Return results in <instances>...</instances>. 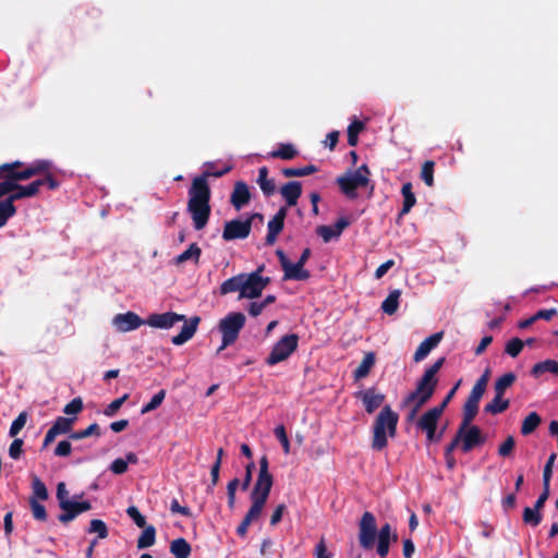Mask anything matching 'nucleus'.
Segmentation results:
<instances>
[{
    "instance_id": "1",
    "label": "nucleus",
    "mask_w": 558,
    "mask_h": 558,
    "mask_svg": "<svg viewBox=\"0 0 558 558\" xmlns=\"http://www.w3.org/2000/svg\"><path fill=\"white\" fill-rule=\"evenodd\" d=\"M232 170L231 165L225 166L222 169L215 168L214 162H207L204 172L194 178L189 189L187 213L191 215L194 229L203 230L210 217V197L211 192L208 184V178H220Z\"/></svg>"
},
{
    "instance_id": "2",
    "label": "nucleus",
    "mask_w": 558,
    "mask_h": 558,
    "mask_svg": "<svg viewBox=\"0 0 558 558\" xmlns=\"http://www.w3.org/2000/svg\"><path fill=\"white\" fill-rule=\"evenodd\" d=\"M180 322H184V325L181 331L172 337L171 341L174 345H182L195 335L201 322L198 316H193L190 320H186L185 316L182 314L166 312L161 314H150L145 320V324L154 328L169 329Z\"/></svg>"
},
{
    "instance_id": "3",
    "label": "nucleus",
    "mask_w": 558,
    "mask_h": 558,
    "mask_svg": "<svg viewBox=\"0 0 558 558\" xmlns=\"http://www.w3.org/2000/svg\"><path fill=\"white\" fill-rule=\"evenodd\" d=\"M399 415L386 405L375 418L373 425L372 448L374 450H383L388 442L387 436L393 437L397 432Z\"/></svg>"
},
{
    "instance_id": "4",
    "label": "nucleus",
    "mask_w": 558,
    "mask_h": 558,
    "mask_svg": "<svg viewBox=\"0 0 558 558\" xmlns=\"http://www.w3.org/2000/svg\"><path fill=\"white\" fill-rule=\"evenodd\" d=\"M245 322L246 317L241 312H230L219 320L218 329L221 333V345L218 348L217 354L238 340Z\"/></svg>"
},
{
    "instance_id": "5",
    "label": "nucleus",
    "mask_w": 558,
    "mask_h": 558,
    "mask_svg": "<svg viewBox=\"0 0 558 558\" xmlns=\"http://www.w3.org/2000/svg\"><path fill=\"white\" fill-rule=\"evenodd\" d=\"M459 385L460 381L457 383L456 386L448 392L447 397L439 405L428 410L423 415H421V430L426 432L427 440L429 442L438 441L441 438L442 429L439 432L436 430L437 422L445 408L454 396Z\"/></svg>"
},
{
    "instance_id": "6",
    "label": "nucleus",
    "mask_w": 558,
    "mask_h": 558,
    "mask_svg": "<svg viewBox=\"0 0 558 558\" xmlns=\"http://www.w3.org/2000/svg\"><path fill=\"white\" fill-rule=\"evenodd\" d=\"M371 171L367 165L360 166L354 171H348L345 174L338 177L336 182L341 192L349 198L357 196L356 190L365 187L369 183Z\"/></svg>"
},
{
    "instance_id": "7",
    "label": "nucleus",
    "mask_w": 558,
    "mask_h": 558,
    "mask_svg": "<svg viewBox=\"0 0 558 558\" xmlns=\"http://www.w3.org/2000/svg\"><path fill=\"white\" fill-rule=\"evenodd\" d=\"M274 485V476L269 472V461L267 456H263L259 459V471L253 489L250 494V498H258L267 501L271 487Z\"/></svg>"
},
{
    "instance_id": "8",
    "label": "nucleus",
    "mask_w": 558,
    "mask_h": 558,
    "mask_svg": "<svg viewBox=\"0 0 558 558\" xmlns=\"http://www.w3.org/2000/svg\"><path fill=\"white\" fill-rule=\"evenodd\" d=\"M299 344V336L296 333H289L283 336L272 347L269 355L266 359V364L274 366L280 362L286 361L296 349Z\"/></svg>"
},
{
    "instance_id": "9",
    "label": "nucleus",
    "mask_w": 558,
    "mask_h": 558,
    "mask_svg": "<svg viewBox=\"0 0 558 558\" xmlns=\"http://www.w3.org/2000/svg\"><path fill=\"white\" fill-rule=\"evenodd\" d=\"M377 537L376 519L372 512L365 511L359 522V543L362 548L373 549Z\"/></svg>"
},
{
    "instance_id": "10",
    "label": "nucleus",
    "mask_w": 558,
    "mask_h": 558,
    "mask_svg": "<svg viewBox=\"0 0 558 558\" xmlns=\"http://www.w3.org/2000/svg\"><path fill=\"white\" fill-rule=\"evenodd\" d=\"M242 299L259 298L270 283L269 277L258 276L257 272L242 274Z\"/></svg>"
},
{
    "instance_id": "11",
    "label": "nucleus",
    "mask_w": 558,
    "mask_h": 558,
    "mask_svg": "<svg viewBox=\"0 0 558 558\" xmlns=\"http://www.w3.org/2000/svg\"><path fill=\"white\" fill-rule=\"evenodd\" d=\"M445 363V357H439L430 366L426 367L421 377V405L425 403L434 393L437 385V373Z\"/></svg>"
},
{
    "instance_id": "12",
    "label": "nucleus",
    "mask_w": 558,
    "mask_h": 558,
    "mask_svg": "<svg viewBox=\"0 0 558 558\" xmlns=\"http://www.w3.org/2000/svg\"><path fill=\"white\" fill-rule=\"evenodd\" d=\"M276 255L278 256V259L280 262V266L283 270V279L284 280H307L311 277V274L308 270L304 269V265L296 262L295 264H292L284 252L282 250H277Z\"/></svg>"
},
{
    "instance_id": "13",
    "label": "nucleus",
    "mask_w": 558,
    "mask_h": 558,
    "mask_svg": "<svg viewBox=\"0 0 558 558\" xmlns=\"http://www.w3.org/2000/svg\"><path fill=\"white\" fill-rule=\"evenodd\" d=\"M457 440H460L462 451L469 452L474 447L481 445L484 438L477 426L461 424L457 434Z\"/></svg>"
},
{
    "instance_id": "14",
    "label": "nucleus",
    "mask_w": 558,
    "mask_h": 558,
    "mask_svg": "<svg viewBox=\"0 0 558 558\" xmlns=\"http://www.w3.org/2000/svg\"><path fill=\"white\" fill-rule=\"evenodd\" d=\"M400 410L404 413L405 422L418 432V384L401 402Z\"/></svg>"
},
{
    "instance_id": "15",
    "label": "nucleus",
    "mask_w": 558,
    "mask_h": 558,
    "mask_svg": "<svg viewBox=\"0 0 558 558\" xmlns=\"http://www.w3.org/2000/svg\"><path fill=\"white\" fill-rule=\"evenodd\" d=\"M251 231V220L233 219L225 223L222 239L225 241L243 240L250 235Z\"/></svg>"
},
{
    "instance_id": "16",
    "label": "nucleus",
    "mask_w": 558,
    "mask_h": 558,
    "mask_svg": "<svg viewBox=\"0 0 558 558\" xmlns=\"http://www.w3.org/2000/svg\"><path fill=\"white\" fill-rule=\"evenodd\" d=\"M288 209L287 207H281L276 215L268 221L267 228L268 232L265 238V244L266 245H274L277 241L278 235L283 230L284 227V219L287 217Z\"/></svg>"
},
{
    "instance_id": "17",
    "label": "nucleus",
    "mask_w": 558,
    "mask_h": 558,
    "mask_svg": "<svg viewBox=\"0 0 558 558\" xmlns=\"http://www.w3.org/2000/svg\"><path fill=\"white\" fill-rule=\"evenodd\" d=\"M112 324L114 325L117 330L121 332H128L135 330L142 325H144L145 320H143L134 312H126L124 314H117L112 319Z\"/></svg>"
},
{
    "instance_id": "18",
    "label": "nucleus",
    "mask_w": 558,
    "mask_h": 558,
    "mask_svg": "<svg viewBox=\"0 0 558 558\" xmlns=\"http://www.w3.org/2000/svg\"><path fill=\"white\" fill-rule=\"evenodd\" d=\"M351 225L347 217H340L333 226H319L316 233L323 239L325 243L330 242L332 239H338L341 233Z\"/></svg>"
},
{
    "instance_id": "19",
    "label": "nucleus",
    "mask_w": 558,
    "mask_h": 558,
    "mask_svg": "<svg viewBox=\"0 0 558 558\" xmlns=\"http://www.w3.org/2000/svg\"><path fill=\"white\" fill-rule=\"evenodd\" d=\"M356 398L363 402L365 411L369 414L377 410L385 401V395L377 392L374 387L359 391Z\"/></svg>"
},
{
    "instance_id": "20",
    "label": "nucleus",
    "mask_w": 558,
    "mask_h": 558,
    "mask_svg": "<svg viewBox=\"0 0 558 558\" xmlns=\"http://www.w3.org/2000/svg\"><path fill=\"white\" fill-rule=\"evenodd\" d=\"M251 192L248 185L243 181H236L230 195V203L236 209L241 210L251 201Z\"/></svg>"
},
{
    "instance_id": "21",
    "label": "nucleus",
    "mask_w": 558,
    "mask_h": 558,
    "mask_svg": "<svg viewBox=\"0 0 558 558\" xmlns=\"http://www.w3.org/2000/svg\"><path fill=\"white\" fill-rule=\"evenodd\" d=\"M41 186L43 182L40 181H33L28 185H20L19 182H16L14 193L10 194L5 201L9 202L10 205H14L15 201L37 195Z\"/></svg>"
},
{
    "instance_id": "22",
    "label": "nucleus",
    "mask_w": 558,
    "mask_h": 558,
    "mask_svg": "<svg viewBox=\"0 0 558 558\" xmlns=\"http://www.w3.org/2000/svg\"><path fill=\"white\" fill-rule=\"evenodd\" d=\"M280 194L287 203L288 207H293L298 204L302 195V184L299 181H289L280 189Z\"/></svg>"
},
{
    "instance_id": "23",
    "label": "nucleus",
    "mask_w": 558,
    "mask_h": 558,
    "mask_svg": "<svg viewBox=\"0 0 558 558\" xmlns=\"http://www.w3.org/2000/svg\"><path fill=\"white\" fill-rule=\"evenodd\" d=\"M376 354L375 352H366L363 356L362 362L353 373L354 379L360 380L368 376L371 369L375 365Z\"/></svg>"
},
{
    "instance_id": "24",
    "label": "nucleus",
    "mask_w": 558,
    "mask_h": 558,
    "mask_svg": "<svg viewBox=\"0 0 558 558\" xmlns=\"http://www.w3.org/2000/svg\"><path fill=\"white\" fill-rule=\"evenodd\" d=\"M257 184L259 185L263 194L267 197L274 195L276 192L275 180L268 178V169L265 166L258 169Z\"/></svg>"
},
{
    "instance_id": "25",
    "label": "nucleus",
    "mask_w": 558,
    "mask_h": 558,
    "mask_svg": "<svg viewBox=\"0 0 558 558\" xmlns=\"http://www.w3.org/2000/svg\"><path fill=\"white\" fill-rule=\"evenodd\" d=\"M299 155L298 149L291 143H280L278 148L270 151L268 157L282 160H292Z\"/></svg>"
},
{
    "instance_id": "26",
    "label": "nucleus",
    "mask_w": 558,
    "mask_h": 558,
    "mask_svg": "<svg viewBox=\"0 0 558 558\" xmlns=\"http://www.w3.org/2000/svg\"><path fill=\"white\" fill-rule=\"evenodd\" d=\"M191 551H192L191 545L183 537L175 538L170 543V553L175 558H189L191 555Z\"/></svg>"
},
{
    "instance_id": "27",
    "label": "nucleus",
    "mask_w": 558,
    "mask_h": 558,
    "mask_svg": "<svg viewBox=\"0 0 558 558\" xmlns=\"http://www.w3.org/2000/svg\"><path fill=\"white\" fill-rule=\"evenodd\" d=\"M413 185L411 182L404 183L401 189L403 196V206L399 213V217L408 214L416 203L415 194L412 192Z\"/></svg>"
},
{
    "instance_id": "28",
    "label": "nucleus",
    "mask_w": 558,
    "mask_h": 558,
    "mask_svg": "<svg viewBox=\"0 0 558 558\" xmlns=\"http://www.w3.org/2000/svg\"><path fill=\"white\" fill-rule=\"evenodd\" d=\"M242 274H239L225 280L220 284V294L226 295L232 292H240L239 298L242 299Z\"/></svg>"
},
{
    "instance_id": "29",
    "label": "nucleus",
    "mask_w": 558,
    "mask_h": 558,
    "mask_svg": "<svg viewBox=\"0 0 558 558\" xmlns=\"http://www.w3.org/2000/svg\"><path fill=\"white\" fill-rule=\"evenodd\" d=\"M137 538V548L144 549L153 546L156 542V529L154 525H146Z\"/></svg>"
},
{
    "instance_id": "30",
    "label": "nucleus",
    "mask_w": 558,
    "mask_h": 558,
    "mask_svg": "<svg viewBox=\"0 0 558 558\" xmlns=\"http://www.w3.org/2000/svg\"><path fill=\"white\" fill-rule=\"evenodd\" d=\"M400 290L391 291L381 303V310L387 315H393L399 307Z\"/></svg>"
},
{
    "instance_id": "31",
    "label": "nucleus",
    "mask_w": 558,
    "mask_h": 558,
    "mask_svg": "<svg viewBox=\"0 0 558 558\" xmlns=\"http://www.w3.org/2000/svg\"><path fill=\"white\" fill-rule=\"evenodd\" d=\"M442 337L444 332L438 331L421 342V360L426 357L429 354V352L440 343Z\"/></svg>"
},
{
    "instance_id": "32",
    "label": "nucleus",
    "mask_w": 558,
    "mask_h": 558,
    "mask_svg": "<svg viewBox=\"0 0 558 558\" xmlns=\"http://www.w3.org/2000/svg\"><path fill=\"white\" fill-rule=\"evenodd\" d=\"M545 373L558 374V362L555 360H546L536 363L532 368V375L538 377Z\"/></svg>"
},
{
    "instance_id": "33",
    "label": "nucleus",
    "mask_w": 558,
    "mask_h": 558,
    "mask_svg": "<svg viewBox=\"0 0 558 558\" xmlns=\"http://www.w3.org/2000/svg\"><path fill=\"white\" fill-rule=\"evenodd\" d=\"M90 436H96V437L101 436V429L97 423H92L85 429L72 432L69 435V438L72 440H80V439H84V438H87Z\"/></svg>"
},
{
    "instance_id": "34",
    "label": "nucleus",
    "mask_w": 558,
    "mask_h": 558,
    "mask_svg": "<svg viewBox=\"0 0 558 558\" xmlns=\"http://www.w3.org/2000/svg\"><path fill=\"white\" fill-rule=\"evenodd\" d=\"M317 171H318V168L315 165H307L305 167H300V168H283L281 170V173L286 178H293V177L310 175Z\"/></svg>"
},
{
    "instance_id": "35",
    "label": "nucleus",
    "mask_w": 558,
    "mask_h": 558,
    "mask_svg": "<svg viewBox=\"0 0 558 558\" xmlns=\"http://www.w3.org/2000/svg\"><path fill=\"white\" fill-rule=\"evenodd\" d=\"M202 254L201 247L196 243H192L184 252L177 256L175 263L182 264L189 259H194L197 264Z\"/></svg>"
},
{
    "instance_id": "36",
    "label": "nucleus",
    "mask_w": 558,
    "mask_h": 558,
    "mask_svg": "<svg viewBox=\"0 0 558 558\" xmlns=\"http://www.w3.org/2000/svg\"><path fill=\"white\" fill-rule=\"evenodd\" d=\"M32 492L31 497H35L37 500H47L49 497L45 483L37 475H32Z\"/></svg>"
},
{
    "instance_id": "37",
    "label": "nucleus",
    "mask_w": 558,
    "mask_h": 558,
    "mask_svg": "<svg viewBox=\"0 0 558 558\" xmlns=\"http://www.w3.org/2000/svg\"><path fill=\"white\" fill-rule=\"evenodd\" d=\"M365 129L364 122L360 120H353L348 126V144L350 146H356L359 141V134Z\"/></svg>"
},
{
    "instance_id": "38",
    "label": "nucleus",
    "mask_w": 558,
    "mask_h": 558,
    "mask_svg": "<svg viewBox=\"0 0 558 558\" xmlns=\"http://www.w3.org/2000/svg\"><path fill=\"white\" fill-rule=\"evenodd\" d=\"M250 499H251L252 505H251L248 511L246 512V514L244 515V518L247 521L253 523L255 520H257L260 517L263 509L267 501L260 500L258 498H250Z\"/></svg>"
},
{
    "instance_id": "39",
    "label": "nucleus",
    "mask_w": 558,
    "mask_h": 558,
    "mask_svg": "<svg viewBox=\"0 0 558 558\" xmlns=\"http://www.w3.org/2000/svg\"><path fill=\"white\" fill-rule=\"evenodd\" d=\"M487 386V377L483 375L476 384L473 386L471 393L468 398V401L474 402L476 404L480 403L481 398L483 397L485 389Z\"/></svg>"
},
{
    "instance_id": "40",
    "label": "nucleus",
    "mask_w": 558,
    "mask_h": 558,
    "mask_svg": "<svg viewBox=\"0 0 558 558\" xmlns=\"http://www.w3.org/2000/svg\"><path fill=\"white\" fill-rule=\"evenodd\" d=\"M509 401L502 399V395L496 393L492 402L487 403L485 411L492 414H498L507 410Z\"/></svg>"
},
{
    "instance_id": "41",
    "label": "nucleus",
    "mask_w": 558,
    "mask_h": 558,
    "mask_svg": "<svg viewBox=\"0 0 558 558\" xmlns=\"http://www.w3.org/2000/svg\"><path fill=\"white\" fill-rule=\"evenodd\" d=\"M541 423V417L536 412H531L524 420L521 426V433L523 435H530L533 433Z\"/></svg>"
},
{
    "instance_id": "42",
    "label": "nucleus",
    "mask_w": 558,
    "mask_h": 558,
    "mask_svg": "<svg viewBox=\"0 0 558 558\" xmlns=\"http://www.w3.org/2000/svg\"><path fill=\"white\" fill-rule=\"evenodd\" d=\"M29 507L33 514V518L36 521L45 522L47 521L48 514L46 511V507L39 502V500L35 499V497H29Z\"/></svg>"
},
{
    "instance_id": "43",
    "label": "nucleus",
    "mask_w": 558,
    "mask_h": 558,
    "mask_svg": "<svg viewBox=\"0 0 558 558\" xmlns=\"http://www.w3.org/2000/svg\"><path fill=\"white\" fill-rule=\"evenodd\" d=\"M73 506L74 501L62 502V506L60 508L63 510V512L60 513L58 517V520L61 523H69L78 515L76 508H74Z\"/></svg>"
},
{
    "instance_id": "44",
    "label": "nucleus",
    "mask_w": 558,
    "mask_h": 558,
    "mask_svg": "<svg viewBox=\"0 0 558 558\" xmlns=\"http://www.w3.org/2000/svg\"><path fill=\"white\" fill-rule=\"evenodd\" d=\"M15 214V205H10L5 199L0 201V228H3Z\"/></svg>"
},
{
    "instance_id": "45",
    "label": "nucleus",
    "mask_w": 558,
    "mask_h": 558,
    "mask_svg": "<svg viewBox=\"0 0 558 558\" xmlns=\"http://www.w3.org/2000/svg\"><path fill=\"white\" fill-rule=\"evenodd\" d=\"M76 417H64V416H58L56 421L53 422L52 426L57 432L61 434H68L72 433V427L75 422Z\"/></svg>"
},
{
    "instance_id": "46",
    "label": "nucleus",
    "mask_w": 558,
    "mask_h": 558,
    "mask_svg": "<svg viewBox=\"0 0 558 558\" xmlns=\"http://www.w3.org/2000/svg\"><path fill=\"white\" fill-rule=\"evenodd\" d=\"M166 398V390L161 389L153 396L150 401L141 409V414L149 413L161 405Z\"/></svg>"
},
{
    "instance_id": "47",
    "label": "nucleus",
    "mask_w": 558,
    "mask_h": 558,
    "mask_svg": "<svg viewBox=\"0 0 558 558\" xmlns=\"http://www.w3.org/2000/svg\"><path fill=\"white\" fill-rule=\"evenodd\" d=\"M515 380V376L512 373H507L500 376L495 383V391L498 395L505 393L506 389L509 388Z\"/></svg>"
},
{
    "instance_id": "48",
    "label": "nucleus",
    "mask_w": 558,
    "mask_h": 558,
    "mask_svg": "<svg viewBox=\"0 0 558 558\" xmlns=\"http://www.w3.org/2000/svg\"><path fill=\"white\" fill-rule=\"evenodd\" d=\"M539 511L541 510L536 507H533V508L526 507L523 511V521L526 524H530L533 526L538 525L542 521V515H541Z\"/></svg>"
},
{
    "instance_id": "49",
    "label": "nucleus",
    "mask_w": 558,
    "mask_h": 558,
    "mask_svg": "<svg viewBox=\"0 0 558 558\" xmlns=\"http://www.w3.org/2000/svg\"><path fill=\"white\" fill-rule=\"evenodd\" d=\"M88 533H96L100 539L106 538L109 534L106 523L99 519H93L90 521Z\"/></svg>"
},
{
    "instance_id": "50",
    "label": "nucleus",
    "mask_w": 558,
    "mask_h": 558,
    "mask_svg": "<svg viewBox=\"0 0 558 558\" xmlns=\"http://www.w3.org/2000/svg\"><path fill=\"white\" fill-rule=\"evenodd\" d=\"M14 177V172L11 174H8L5 172H2L1 179H3L0 182V186L2 187L3 192L9 196L10 194L14 193V190L16 187V182H19L17 179H12Z\"/></svg>"
},
{
    "instance_id": "51",
    "label": "nucleus",
    "mask_w": 558,
    "mask_h": 558,
    "mask_svg": "<svg viewBox=\"0 0 558 558\" xmlns=\"http://www.w3.org/2000/svg\"><path fill=\"white\" fill-rule=\"evenodd\" d=\"M129 399V395L124 393L122 397L114 399L111 401L105 409L104 414L108 417H111L117 414L122 404Z\"/></svg>"
},
{
    "instance_id": "52",
    "label": "nucleus",
    "mask_w": 558,
    "mask_h": 558,
    "mask_svg": "<svg viewBox=\"0 0 558 558\" xmlns=\"http://www.w3.org/2000/svg\"><path fill=\"white\" fill-rule=\"evenodd\" d=\"M26 422H27V413L21 412L10 426V430H9L10 437H15L23 429Z\"/></svg>"
},
{
    "instance_id": "53",
    "label": "nucleus",
    "mask_w": 558,
    "mask_h": 558,
    "mask_svg": "<svg viewBox=\"0 0 558 558\" xmlns=\"http://www.w3.org/2000/svg\"><path fill=\"white\" fill-rule=\"evenodd\" d=\"M478 411V404L468 401L464 404L463 409V421L462 424H471V422L474 420Z\"/></svg>"
},
{
    "instance_id": "54",
    "label": "nucleus",
    "mask_w": 558,
    "mask_h": 558,
    "mask_svg": "<svg viewBox=\"0 0 558 558\" xmlns=\"http://www.w3.org/2000/svg\"><path fill=\"white\" fill-rule=\"evenodd\" d=\"M275 436L280 441L282 449L286 454L290 453V441L287 435L286 427L283 425H278L275 430Z\"/></svg>"
},
{
    "instance_id": "55",
    "label": "nucleus",
    "mask_w": 558,
    "mask_h": 558,
    "mask_svg": "<svg viewBox=\"0 0 558 558\" xmlns=\"http://www.w3.org/2000/svg\"><path fill=\"white\" fill-rule=\"evenodd\" d=\"M126 514L134 521V523L138 527H145L146 526V519L145 517L140 512L138 508L135 506H130L126 509Z\"/></svg>"
},
{
    "instance_id": "56",
    "label": "nucleus",
    "mask_w": 558,
    "mask_h": 558,
    "mask_svg": "<svg viewBox=\"0 0 558 558\" xmlns=\"http://www.w3.org/2000/svg\"><path fill=\"white\" fill-rule=\"evenodd\" d=\"M523 341L519 338H513L507 342L506 345V352L512 356L515 357L523 349Z\"/></svg>"
},
{
    "instance_id": "57",
    "label": "nucleus",
    "mask_w": 558,
    "mask_h": 558,
    "mask_svg": "<svg viewBox=\"0 0 558 558\" xmlns=\"http://www.w3.org/2000/svg\"><path fill=\"white\" fill-rule=\"evenodd\" d=\"M83 401L80 397L72 399L63 409L68 415H76L83 410Z\"/></svg>"
},
{
    "instance_id": "58",
    "label": "nucleus",
    "mask_w": 558,
    "mask_h": 558,
    "mask_svg": "<svg viewBox=\"0 0 558 558\" xmlns=\"http://www.w3.org/2000/svg\"><path fill=\"white\" fill-rule=\"evenodd\" d=\"M433 171H434V162L433 161H426L422 169H421V179L428 185L432 186L434 179H433Z\"/></svg>"
},
{
    "instance_id": "59",
    "label": "nucleus",
    "mask_w": 558,
    "mask_h": 558,
    "mask_svg": "<svg viewBox=\"0 0 558 558\" xmlns=\"http://www.w3.org/2000/svg\"><path fill=\"white\" fill-rule=\"evenodd\" d=\"M555 460H556V454L551 453L544 466V472H543V485L544 486H549Z\"/></svg>"
},
{
    "instance_id": "60",
    "label": "nucleus",
    "mask_w": 558,
    "mask_h": 558,
    "mask_svg": "<svg viewBox=\"0 0 558 558\" xmlns=\"http://www.w3.org/2000/svg\"><path fill=\"white\" fill-rule=\"evenodd\" d=\"M109 470L117 475H122L128 471V461L122 458L113 460L109 466Z\"/></svg>"
},
{
    "instance_id": "61",
    "label": "nucleus",
    "mask_w": 558,
    "mask_h": 558,
    "mask_svg": "<svg viewBox=\"0 0 558 558\" xmlns=\"http://www.w3.org/2000/svg\"><path fill=\"white\" fill-rule=\"evenodd\" d=\"M23 439L21 438H15L10 447H9V456L14 459V460H17L20 459L21 454H22V447H23Z\"/></svg>"
},
{
    "instance_id": "62",
    "label": "nucleus",
    "mask_w": 558,
    "mask_h": 558,
    "mask_svg": "<svg viewBox=\"0 0 558 558\" xmlns=\"http://www.w3.org/2000/svg\"><path fill=\"white\" fill-rule=\"evenodd\" d=\"M71 453L72 445L69 440H61L54 449V456L57 457H69Z\"/></svg>"
},
{
    "instance_id": "63",
    "label": "nucleus",
    "mask_w": 558,
    "mask_h": 558,
    "mask_svg": "<svg viewBox=\"0 0 558 558\" xmlns=\"http://www.w3.org/2000/svg\"><path fill=\"white\" fill-rule=\"evenodd\" d=\"M514 438L512 436L507 437V439L498 448L499 456H509L514 448Z\"/></svg>"
},
{
    "instance_id": "64",
    "label": "nucleus",
    "mask_w": 558,
    "mask_h": 558,
    "mask_svg": "<svg viewBox=\"0 0 558 558\" xmlns=\"http://www.w3.org/2000/svg\"><path fill=\"white\" fill-rule=\"evenodd\" d=\"M316 558H332V554L327 550L325 538L322 537L315 547Z\"/></svg>"
}]
</instances>
